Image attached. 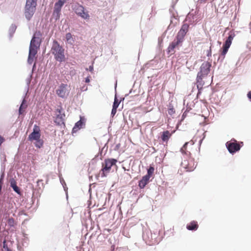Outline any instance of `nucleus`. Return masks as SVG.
Masks as SVG:
<instances>
[{
	"mask_svg": "<svg viewBox=\"0 0 251 251\" xmlns=\"http://www.w3.org/2000/svg\"><path fill=\"white\" fill-rule=\"evenodd\" d=\"M195 142L191 140L189 142H186L180 149V152L183 155H185L188 158V160L184 159L182 162V166L187 170V171H192L196 168V165L193 158L191 156V151L192 147L187 148L189 145L190 146L194 145Z\"/></svg>",
	"mask_w": 251,
	"mask_h": 251,
	"instance_id": "obj_1",
	"label": "nucleus"
},
{
	"mask_svg": "<svg viewBox=\"0 0 251 251\" xmlns=\"http://www.w3.org/2000/svg\"><path fill=\"white\" fill-rule=\"evenodd\" d=\"M28 139L30 141H35V146L38 148H41L43 145V140L41 139L40 128L39 126L35 125L33 131L29 135Z\"/></svg>",
	"mask_w": 251,
	"mask_h": 251,
	"instance_id": "obj_2",
	"label": "nucleus"
},
{
	"mask_svg": "<svg viewBox=\"0 0 251 251\" xmlns=\"http://www.w3.org/2000/svg\"><path fill=\"white\" fill-rule=\"evenodd\" d=\"M51 51L57 61L62 62L65 60L64 49L60 46L57 41L53 42Z\"/></svg>",
	"mask_w": 251,
	"mask_h": 251,
	"instance_id": "obj_3",
	"label": "nucleus"
},
{
	"mask_svg": "<svg viewBox=\"0 0 251 251\" xmlns=\"http://www.w3.org/2000/svg\"><path fill=\"white\" fill-rule=\"evenodd\" d=\"M41 34L40 31H36L30 41L29 52L31 54H37L38 49L39 48Z\"/></svg>",
	"mask_w": 251,
	"mask_h": 251,
	"instance_id": "obj_4",
	"label": "nucleus"
},
{
	"mask_svg": "<svg viewBox=\"0 0 251 251\" xmlns=\"http://www.w3.org/2000/svg\"><path fill=\"white\" fill-rule=\"evenodd\" d=\"M117 162V160L114 158H108L104 160L102 164V168L100 170L101 172V176L104 177L110 172L111 167L115 165Z\"/></svg>",
	"mask_w": 251,
	"mask_h": 251,
	"instance_id": "obj_5",
	"label": "nucleus"
},
{
	"mask_svg": "<svg viewBox=\"0 0 251 251\" xmlns=\"http://www.w3.org/2000/svg\"><path fill=\"white\" fill-rule=\"evenodd\" d=\"M211 64L208 62H203L200 68V71L197 75V82L201 80L204 76H206L210 72Z\"/></svg>",
	"mask_w": 251,
	"mask_h": 251,
	"instance_id": "obj_6",
	"label": "nucleus"
},
{
	"mask_svg": "<svg viewBox=\"0 0 251 251\" xmlns=\"http://www.w3.org/2000/svg\"><path fill=\"white\" fill-rule=\"evenodd\" d=\"M73 9L75 14L79 17H80L84 20H89L90 19V15L87 10L85 9L84 6L77 4L75 5Z\"/></svg>",
	"mask_w": 251,
	"mask_h": 251,
	"instance_id": "obj_7",
	"label": "nucleus"
},
{
	"mask_svg": "<svg viewBox=\"0 0 251 251\" xmlns=\"http://www.w3.org/2000/svg\"><path fill=\"white\" fill-rule=\"evenodd\" d=\"M235 36V34L233 32H230L229 35L226 40L225 43H224L223 47V50L221 52L220 56L222 58V59H224L225 58V55L226 54L228 49L229 48L232 41Z\"/></svg>",
	"mask_w": 251,
	"mask_h": 251,
	"instance_id": "obj_8",
	"label": "nucleus"
},
{
	"mask_svg": "<svg viewBox=\"0 0 251 251\" xmlns=\"http://www.w3.org/2000/svg\"><path fill=\"white\" fill-rule=\"evenodd\" d=\"M36 4L34 3H32L31 2L28 3L26 2L25 14L26 18L28 20H30L33 16L36 9Z\"/></svg>",
	"mask_w": 251,
	"mask_h": 251,
	"instance_id": "obj_9",
	"label": "nucleus"
},
{
	"mask_svg": "<svg viewBox=\"0 0 251 251\" xmlns=\"http://www.w3.org/2000/svg\"><path fill=\"white\" fill-rule=\"evenodd\" d=\"M226 146L229 152L231 153H234L239 151L241 147L240 144L238 143L235 139L231 140L226 143Z\"/></svg>",
	"mask_w": 251,
	"mask_h": 251,
	"instance_id": "obj_10",
	"label": "nucleus"
},
{
	"mask_svg": "<svg viewBox=\"0 0 251 251\" xmlns=\"http://www.w3.org/2000/svg\"><path fill=\"white\" fill-rule=\"evenodd\" d=\"M68 86L67 84L64 83L61 84L56 90V94L60 98H66L69 94V90L68 89Z\"/></svg>",
	"mask_w": 251,
	"mask_h": 251,
	"instance_id": "obj_11",
	"label": "nucleus"
},
{
	"mask_svg": "<svg viewBox=\"0 0 251 251\" xmlns=\"http://www.w3.org/2000/svg\"><path fill=\"white\" fill-rule=\"evenodd\" d=\"M66 1V0H58V2L55 3L53 15L56 19H59L61 8Z\"/></svg>",
	"mask_w": 251,
	"mask_h": 251,
	"instance_id": "obj_12",
	"label": "nucleus"
},
{
	"mask_svg": "<svg viewBox=\"0 0 251 251\" xmlns=\"http://www.w3.org/2000/svg\"><path fill=\"white\" fill-rule=\"evenodd\" d=\"M182 40H180L177 37L174 39V40L170 44L168 48V50L169 52H171L174 51L175 49L181 46L182 42Z\"/></svg>",
	"mask_w": 251,
	"mask_h": 251,
	"instance_id": "obj_13",
	"label": "nucleus"
},
{
	"mask_svg": "<svg viewBox=\"0 0 251 251\" xmlns=\"http://www.w3.org/2000/svg\"><path fill=\"white\" fill-rule=\"evenodd\" d=\"M150 178L146 176L142 177V179L139 181L138 186L141 189H143L146 185L149 182Z\"/></svg>",
	"mask_w": 251,
	"mask_h": 251,
	"instance_id": "obj_14",
	"label": "nucleus"
},
{
	"mask_svg": "<svg viewBox=\"0 0 251 251\" xmlns=\"http://www.w3.org/2000/svg\"><path fill=\"white\" fill-rule=\"evenodd\" d=\"M9 182L10 183V186L13 188L14 191L18 194H20L21 192L20 188L17 186V182L15 179L13 178H11Z\"/></svg>",
	"mask_w": 251,
	"mask_h": 251,
	"instance_id": "obj_15",
	"label": "nucleus"
},
{
	"mask_svg": "<svg viewBox=\"0 0 251 251\" xmlns=\"http://www.w3.org/2000/svg\"><path fill=\"white\" fill-rule=\"evenodd\" d=\"M199 227L197 222L193 221L187 225L186 228L189 230H196Z\"/></svg>",
	"mask_w": 251,
	"mask_h": 251,
	"instance_id": "obj_16",
	"label": "nucleus"
},
{
	"mask_svg": "<svg viewBox=\"0 0 251 251\" xmlns=\"http://www.w3.org/2000/svg\"><path fill=\"white\" fill-rule=\"evenodd\" d=\"M84 125V122L82 120V118H80V120L76 122L73 128V132H75L78 129L82 128L83 125Z\"/></svg>",
	"mask_w": 251,
	"mask_h": 251,
	"instance_id": "obj_17",
	"label": "nucleus"
},
{
	"mask_svg": "<svg viewBox=\"0 0 251 251\" xmlns=\"http://www.w3.org/2000/svg\"><path fill=\"white\" fill-rule=\"evenodd\" d=\"M57 112L58 113V114L56 116V122H58V123L59 124L61 123H63V118L65 116V115L64 114H61V109H57L56 110Z\"/></svg>",
	"mask_w": 251,
	"mask_h": 251,
	"instance_id": "obj_18",
	"label": "nucleus"
},
{
	"mask_svg": "<svg viewBox=\"0 0 251 251\" xmlns=\"http://www.w3.org/2000/svg\"><path fill=\"white\" fill-rule=\"evenodd\" d=\"M172 134L170 133L169 131L166 130L163 132L162 134L161 135L162 140L164 142H167L169 138L171 137Z\"/></svg>",
	"mask_w": 251,
	"mask_h": 251,
	"instance_id": "obj_19",
	"label": "nucleus"
},
{
	"mask_svg": "<svg viewBox=\"0 0 251 251\" xmlns=\"http://www.w3.org/2000/svg\"><path fill=\"white\" fill-rule=\"evenodd\" d=\"M186 32H185L184 31H182L181 30H179L178 32L177 35L176 37L178 38L180 40H182V41H184V37L186 34Z\"/></svg>",
	"mask_w": 251,
	"mask_h": 251,
	"instance_id": "obj_20",
	"label": "nucleus"
},
{
	"mask_svg": "<svg viewBox=\"0 0 251 251\" xmlns=\"http://www.w3.org/2000/svg\"><path fill=\"white\" fill-rule=\"evenodd\" d=\"M154 172V168L153 166H150L148 169L147 174L146 175L148 177L151 178L153 176Z\"/></svg>",
	"mask_w": 251,
	"mask_h": 251,
	"instance_id": "obj_21",
	"label": "nucleus"
},
{
	"mask_svg": "<svg viewBox=\"0 0 251 251\" xmlns=\"http://www.w3.org/2000/svg\"><path fill=\"white\" fill-rule=\"evenodd\" d=\"M66 41L71 44L74 42V40L73 38V36L71 33H67L65 36Z\"/></svg>",
	"mask_w": 251,
	"mask_h": 251,
	"instance_id": "obj_22",
	"label": "nucleus"
},
{
	"mask_svg": "<svg viewBox=\"0 0 251 251\" xmlns=\"http://www.w3.org/2000/svg\"><path fill=\"white\" fill-rule=\"evenodd\" d=\"M7 224L10 227H14L16 225V222L13 218H10L7 221Z\"/></svg>",
	"mask_w": 251,
	"mask_h": 251,
	"instance_id": "obj_23",
	"label": "nucleus"
},
{
	"mask_svg": "<svg viewBox=\"0 0 251 251\" xmlns=\"http://www.w3.org/2000/svg\"><path fill=\"white\" fill-rule=\"evenodd\" d=\"M36 55V54H31L30 53V52H29L28 57V63H29L30 64H31L33 63V62L34 61V58H35Z\"/></svg>",
	"mask_w": 251,
	"mask_h": 251,
	"instance_id": "obj_24",
	"label": "nucleus"
},
{
	"mask_svg": "<svg viewBox=\"0 0 251 251\" xmlns=\"http://www.w3.org/2000/svg\"><path fill=\"white\" fill-rule=\"evenodd\" d=\"M189 27V25L188 24L184 23L181 26L180 30H181L182 31H184L185 32L187 33V32L188 31Z\"/></svg>",
	"mask_w": 251,
	"mask_h": 251,
	"instance_id": "obj_25",
	"label": "nucleus"
},
{
	"mask_svg": "<svg viewBox=\"0 0 251 251\" xmlns=\"http://www.w3.org/2000/svg\"><path fill=\"white\" fill-rule=\"evenodd\" d=\"M2 251H12L7 246L6 240H4L3 242V247L1 249Z\"/></svg>",
	"mask_w": 251,
	"mask_h": 251,
	"instance_id": "obj_26",
	"label": "nucleus"
},
{
	"mask_svg": "<svg viewBox=\"0 0 251 251\" xmlns=\"http://www.w3.org/2000/svg\"><path fill=\"white\" fill-rule=\"evenodd\" d=\"M120 101H119L116 97H115L114 101L113 104V107L117 108L119 105Z\"/></svg>",
	"mask_w": 251,
	"mask_h": 251,
	"instance_id": "obj_27",
	"label": "nucleus"
},
{
	"mask_svg": "<svg viewBox=\"0 0 251 251\" xmlns=\"http://www.w3.org/2000/svg\"><path fill=\"white\" fill-rule=\"evenodd\" d=\"M26 107V105H25L24 104V101L21 104L20 108H19V113L20 114H22L24 112L25 109Z\"/></svg>",
	"mask_w": 251,
	"mask_h": 251,
	"instance_id": "obj_28",
	"label": "nucleus"
},
{
	"mask_svg": "<svg viewBox=\"0 0 251 251\" xmlns=\"http://www.w3.org/2000/svg\"><path fill=\"white\" fill-rule=\"evenodd\" d=\"M175 113V109L173 107H170L168 109V113H169V115L172 116L173 114H174Z\"/></svg>",
	"mask_w": 251,
	"mask_h": 251,
	"instance_id": "obj_29",
	"label": "nucleus"
},
{
	"mask_svg": "<svg viewBox=\"0 0 251 251\" xmlns=\"http://www.w3.org/2000/svg\"><path fill=\"white\" fill-rule=\"evenodd\" d=\"M117 109L116 108L112 107V111H111V116L112 117H114L115 115L116 114L117 112Z\"/></svg>",
	"mask_w": 251,
	"mask_h": 251,
	"instance_id": "obj_30",
	"label": "nucleus"
},
{
	"mask_svg": "<svg viewBox=\"0 0 251 251\" xmlns=\"http://www.w3.org/2000/svg\"><path fill=\"white\" fill-rule=\"evenodd\" d=\"M37 0H26V2H28V3H35V4H37Z\"/></svg>",
	"mask_w": 251,
	"mask_h": 251,
	"instance_id": "obj_31",
	"label": "nucleus"
},
{
	"mask_svg": "<svg viewBox=\"0 0 251 251\" xmlns=\"http://www.w3.org/2000/svg\"><path fill=\"white\" fill-rule=\"evenodd\" d=\"M4 141H5L4 138L0 135V146L1 145V144Z\"/></svg>",
	"mask_w": 251,
	"mask_h": 251,
	"instance_id": "obj_32",
	"label": "nucleus"
},
{
	"mask_svg": "<svg viewBox=\"0 0 251 251\" xmlns=\"http://www.w3.org/2000/svg\"><path fill=\"white\" fill-rule=\"evenodd\" d=\"M90 76H88L86 78H85V82L86 83H88L90 82Z\"/></svg>",
	"mask_w": 251,
	"mask_h": 251,
	"instance_id": "obj_33",
	"label": "nucleus"
},
{
	"mask_svg": "<svg viewBox=\"0 0 251 251\" xmlns=\"http://www.w3.org/2000/svg\"><path fill=\"white\" fill-rule=\"evenodd\" d=\"M248 97L250 100H251V91L248 93Z\"/></svg>",
	"mask_w": 251,
	"mask_h": 251,
	"instance_id": "obj_34",
	"label": "nucleus"
},
{
	"mask_svg": "<svg viewBox=\"0 0 251 251\" xmlns=\"http://www.w3.org/2000/svg\"><path fill=\"white\" fill-rule=\"evenodd\" d=\"M93 70V67L92 66H90L89 67V71L92 72Z\"/></svg>",
	"mask_w": 251,
	"mask_h": 251,
	"instance_id": "obj_35",
	"label": "nucleus"
},
{
	"mask_svg": "<svg viewBox=\"0 0 251 251\" xmlns=\"http://www.w3.org/2000/svg\"><path fill=\"white\" fill-rule=\"evenodd\" d=\"M1 182V179H0V192L1 191V188H2Z\"/></svg>",
	"mask_w": 251,
	"mask_h": 251,
	"instance_id": "obj_36",
	"label": "nucleus"
},
{
	"mask_svg": "<svg viewBox=\"0 0 251 251\" xmlns=\"http://www.w3.org/2000/svg\"><path fill=\"white\" fill-rule=\"evenodd\" d=\"M43 182V180L42 179H39L37 181V183L38 184L40 182Z\"/></svg>",
	"mask_w": 251,
	"mask_h": 251,
	"instance_id": "obj_37",
	"label": "nucleus"
}]
</instances>
